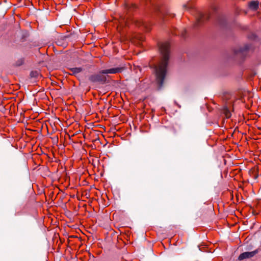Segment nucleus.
<instances>
[{"mask_svg":"<svg viewBox=\"0 0 261 261\" xmlns=\"http://www.w3.org/2000/svg\"><path fill=\"white\" fill-rule=\"evenodd\" d=\"M162 58L159 64L155 65L154 71L155 73L156 82L159 88H161L167 73V67L169 57L170 44L168 42L162 43L159 45Z\"/></svg>","mask_w":261,"mask_h":261,"instance_id":"nucleus-1","label":"nucleus"},{"mask_svg":"<svg viewBox=\"0 0 261 261\" xmlns=\"http://www.w3.org/2000/svg\"><path fill=\"white\" fill-rule=\"evenodd\" d=\"M124 69L123 67H117L108 69L102 70L101 73L103 74H116L122 72Z\"/></svg>","mask_w":261,"mask_h":261,"instance_id":"nucleus-2","label":"nucleus"},{"mask_svg":"<svg viewBox=\"0 0 261 261\" xmlns=\"http://www.w3.org/2000/svg\"><path fill=\"white\" fill-rule=\"evenodd\" d=\"M102 74L100 72L99 74L92 75L89 77V80L92 82H104L106 80V77L102 75Z\"/></svg>","mask_w":261,"mask_h":261,"instance_id":"nucleus-3","label":"nucleus"},{"mask_svg":"<svg viewBox=\"0 0 261 261\" xmlns=\"http://www.w3.org/2000/svg\"><path fill=\"white\" fill-rule=\"evenodd\" d=\"M257 251L243 252L239 256L238 259L242 260L244 259L251 258L257 253Z\"/></svg>","mask_w":261,"mask_h":261,"instance_id":"nucleus-4","label":"nucleus"},{"mask_svg":"<svg viewBox=\"0 0 261 261\" xmlns=\"http://www.w3.org/2000/svg\"><path fill=\"white\" fill-rule=\"evenodd\" d=\"M70 70L71 72V74L76 75L83 70V68L82 67H73L70 68Z\"/></svg>","mask_w":261,"mask_h":261,"instance_id":"nucleus-5","label":"nucleus"},{"mask_svg":"<svg viewBox=\"0 0 261 261\" xmlns=\"http://www.w3.org/2000/svg\"><path fill=\"white\" fill-rule=\"evenodd\" d=\"M258 2L257 1H252L249 4V7L250 9L255 10L258 7Z\"/></svg>","mask_w":261,"mask_h":261,"instance_id":"nucleus-6","label":"nucleus"},{"mask_svg":"<svg viewBox=\"0 0 261 261\" xmlns=\"http://www.w3.org/2000/svg\"><path fill=\"white\" fill-rule=\"evenodd\" d=\"M30 76L31 77L38 78L40 76L39 72L38 71H32L30 73Z\"/></svg>","mask_w":261,"mask_h":261,"instance_id":"nucleus-7","label":"nucleus"},{"mask_svg":"<svg viewBox=\"0 0 261 261\" xmlns=\"http://www.w3.org/2000/svg\"><path fill=\"white\" fill-rule=\"evenodd\" d=\"M204 16L202 14L200 13L199 14L198 17L197 18V22L198 23H200L202 21L203 19Z\"/></svg>","mask_w":261,"mask_h":261,"instance_id":"nucleus-8","label":"nucleus"},{"mask_svg":"<svg viewBox=\"0 0 261 261\" xmlns=\"http://www.w3.org/2000/svg\"><path fill=\"white\" fill-rule=\"evenodd\" d=\"M225 116H226V118H227L230 117V116H231L230 112L227 110H226V111H225Z\"/></svg>","mask_w":261,"mask_h":261,"instance_id":"nucleus-9","label":"nucleus"},{"mask_svg":"<svg viewBox=\"0 0 261 261\" xmlns=\"http://www.w3.org/2000/svg\"><path fill=\"white\" fill-rule=\"evenodd\" d=\"M142 25L143 28H144L146 30V31H148L149 30V29H148L147 27V24H145L144 22H142Z\"/></svg>","mask_w":261,"mask_h":261,"instance_id":"nucleus-10","label":"nucleus"}]
</instances>
